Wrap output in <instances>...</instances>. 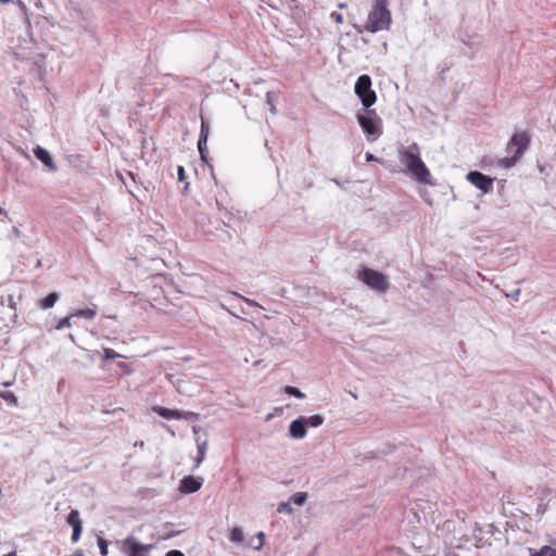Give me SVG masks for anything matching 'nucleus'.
<instances>
[{"label":"nucleus","mask_w":556,"mask_h":556,"mask_svg":"<svg viewBox=\"0 0 556 556\" xmlns=\"http://www.w3.org/2000/svg\"><path fill=\"white\" fill-rule=\"evenodd\" d=\"M229 540L233 543H242L244 541V535H243V532L240 528H233L231 531H230V534H229Z\"/></svg>","instance_id":"obj_15"},{"label":"nucleus","mask_w":556,"mask_h":556,"mask_svg":"<svg viewBox=\"0 0 556 556\" xmlns=\"http://www.w3.org/2000/svg\"><path fill=\"white\" fill-rule=\"evenodd\" d=\"M128 175L132 180H135V175L131 172H129Z\"/></svg>","instance_id":"obj_36"},{"label":"nucleus","mask_w":556,"mask_h":556,"mask_svg":"<svg viewBox=\"0 0 556 556\" xmlns=\"http://www.w3.org/2000/svg\"><path fill=\"white\" fill-rule=\"evenodd\" d=\"M208 134H210V125L202 118L201 132H200V138H202V141H207Z\"/></svg>","instance_id":"obj_22"},{"label":"nucleus","mask_w":556,"mask_h":556,"mask_svg":"<svg viewBox=\"0 0 556 556\" xmlns=\"http://www.w3.org/2000/svg\"><path fill=\"white\" fill-rule=\"evenodd\" d=\"M332 17L334 18L336 23L341 24L343 23V16L340 13H333Z\"/></svg>","instance_id":"obj_30"},{"label":"nucleus","mask_w":556,"mask_h":556,"mask_svg":"<svg viewBox=\"0 0 556 556\" xmlns=\"http://www.w3.org/2000/svg\"><path fill=\"white\" fill-rule=\"evenodd\" d=\"M392 23L391 11L388 9V0H374L372 9L368 13L367 22L363 25H354L358 34L378 33L389 30Z\"/></svg>","instance_id":"obj_2"},{"label":"nucleus","mask_w":556,"mask_h":556,"mask_svg":"<svg viewBox=\"0 0 556 556\" xmlns=\"http://www.w3.org/2000/svg\"><path fill=\"white\" fill-rule=\"evenodd\" d=\"M283 392L288 395L294 396L296 399H304L305 394L301 392L298 388L292 386H286L283 388Z\"/></svg>","instance_id":"obj_18"},{"label":"nucleus","mask_w":556,"mask_h":556,"mask_svg":"<svg viewBox=\"0 0 556 556\" xmlns=\"http://www.w3.org/2000/svg\"><path fill=\"white\" fill-rule=\"evenodd\" d=\"M355 93L365 109H369L377 101V94L371 89V78L368 75H362L357 78Z\"/></svg>","instance_id":"obj_6"},{"label":"nucleus","mask_w":556,"mask_h":556,"mask_svg":"<svg viewBox=\"0 0 556 556\" xmlns=\"http://www.w3.org/2000/svg\"><path fill=\"white\" fill-rule=\"evenodd\" d=\"M97 315L96 308H84L76 311L72 316L81 317L86 319H93Z\"/></svg>","instance_id":"obj_14"},{"label":"nucleus","mask_w":556,"mask_h":556,"mask_svg":"<svg viewBox=\"0 0 556 556\" xmlns=\"http://www.w3.org/2000/svg\"><path fill=\"white\" fill-rule=\"evenodd\" d=\"M358 278L370 289L380 293H386L390 288L388 276L371 268L364 267L359 271Z\"/></svg>","instance_id":"obj_4"},{"label":"nucleus","mask_w":556,"mask_h":556,"mask_svg":"<svg viewBox=\"0 0 556 556\" xmlns=\"http://www.w3.org/2000/svg\"><path fill=\"white\" fill-rule=\"evenodd\" d=\"M103 352H104L105 359H117V358L122 357L121 354H118L117 352H115L113 349H110V348L104 349Z\"/></svg>","instance_id":"obj_25"},{"label":"nucleus","mask_w":556,"mask_h":556,"mask_svg":"<svg viewBox=\"0 0 556 556\" xmlns=\"http://www.w3.org/2000/svg\"><path fill=\"white\" fill-rule=\"evenodd\" d=\"M531 556H556V551L551 546H543L539 552Z\"/></svg>","instance_id":"obj_21"},{"label":"nucleus","mask_w":556,"mask_h":556,"mask_svg":"<svg viewBox=\"0 0 556 556\" xmlns=\"http://www.w3.org/2000/svg\"><path fill=\"white\" fill-rule=\"evenodd\" d=\"M81 531H83V523L75 525V527H73V534H72L73 542H77L80 539Z\"/></svg>","instance_id":"obj_26"},{"label":"nucleus","mask_w":556,"mask_h":556,"mask_svg":"<svg viewBox=\"0 0 556 556\" xmlns=\"http://www.w3.org/2000/svg\"><path fill=\"white\" fill-rule=\"evenodd\" d=\"M374 160H375L374 155L371 153L367 152L366 153V161L369 162V161H374Z\"/></svg>","instance_id":"obj_33"},{"label":"nucleus","mask_w":556,"mask_h":556,"mask_svg":"<svg viewBox=\"0 0 556 556\" xmlns=\"http://www.w3.org/2000/svg\"><path fill=\"white\" fill-rule=\"evenodd\" d=\"M198 453H199V456L197 458V466L203 460L204 458V454H205V447L204 446H199L198 448Z\"/></svg>","instance_id":"obj_28"},{"label":"nucleus","mask_w":556,"mask_h":556,"mask_svg":"<svg viewBox=\"0 0 556 556\" xmlns=\"http://www.w3.org/2000/svg\"><path fill=\"white\" fill-rule=\"evenodd\" d=\"M305 426L308 425L311 427H319L324 422V418L320 415H313L308 418H304Z\"/></svg>","instance_id":"obj_19"},{"label":"nucleus","mask_w":556,"mask_h":556,"mask_svg":"<svg viewBox=\"0 0 556 556\" xmlns=\"http://www.w3.org/2000/svg\"><path fill=\"white\" fill-rule=\"evenodd\" d=\"M530 136L527 131L515 132L506 146L507 153H514L510 156L500 160V165L506 168L514 166L523 155L530 146Z\"/></svg>","instance_id":"obj_3"},{"label":"nucleus","mask_w":556,"mask_h":556,"mask_svg":"<svg viewBox=\"0 0 556 556\" xmlns=\"http://www.w3.org/2000/svg\"><path fill=\"white\" fill-rule=\"evenodd\" d=\"M155 410L160 416H162L166 419H181V418H186V416L188 414L185 412H180L177 409H169L166 407H157Z\"/></svg>","instance_id":"obj_11"},{"label":"nucleus","mask_w":556,"mask_h":556,"mask_svg":"<svg viewBox=\"0 0 556 556\" xmlns=\"http://www.w3.org/2000/svg\"><path fill=\"white\" fill-rule=\"evenodd\" d=\"M467 180L484 193L492 190L494 182L493 178L477 170L469 172L467 174Z\"/></svg>","instance_id":"obj_8"},{"label":"nucleus","mask_w":556,"mask_h":556,"mask_svg":"<svg viewBox=\"0 0 556 556\" xmlns=\"http://www.w3.org/2000/svg\"><path fill=\"white\" fill-rule=\"evenodd\" d=\"M206 143H207V141H202V138H199L198 149H199V153L201 155V159L203 161H206V155H205L206 154V150H207Z\"/></svg>","instance_id":"obj_24"},{"label":"nucleus","mask_w":556,"mask_h":556,"mask_svg":"<svg viewBox=\"0 0 556 556\" xmlns=\"http://www.w3.org/2000/svg\"><path fill=\"white\" fill-rule=\"evenodd\" d=\"M98 546H99V549H100V554L102 556H106L109 551H108V546H109V543L105 539L103 538H99L98 539Z\"/></svg>","instance_id":"obj_23"},{"label":"nucleus","mask_w":556,"mask_h":556,"mask_svg":"<svg viewBox=\"0 0 556 556\" xmlns=\"http://www.w3.org/2000/svg\"><path fill=\"white\" fill-rule=\"evenodd\" d=\"M307 500V493L306 492H298L295 493L292 497H291V501L298 505V506H301L303 505Z\"/></svg>","instance_id":"obj_20"},{"label":"nucleus","mask_w":556,"mask_h":556,"mask_svg":"<svg viewBox=\"0 0 556 556\" xmlns=\"http://www.w3.org/2000/svg\"><path fill=\"white\" fill-rule=\"evenodd\" d=\"M0 397L3 399L8 404H10L12 406H17V404H18L17 397L15 396V394L13 392L1 391Z\"/></svg>","instance_id":"obj_16"},{"label":"nucleus","mask_w":556,"mask_h":556,"mask_svg":"<svg viewBox=\"0 0 556 556\" xmlns=\"http://www.w3.org/2000/svg\"><path fill=\"white\" fill-rule=\"evenodd\" d=\"M357 121L367 136L376 139L382 134V121L375 110L366 109V115L358 114Z\"/></svg>","instance_id":"obj_5"},{"label":"nucleus","mask_w":556,"mask_h":556,"mask_svg":"<svg viewBox=\"0 0 556 556\" xmlns=\"http://www.w3.org/2000/svg\"><path fill=\"white\" fill-rule=\"evenodd\" d=\"M281 507H283V509H287V504H281Z\"/></svg>","instance_id":"obj_39"},{"label":"nucleus","mask_w":556,"mask_h":556,"mask_svg":"<svg viewBox=\"0 0 556 556\" xmlns=\"http://www.w3.org/2000/svg\"><path fill=\"white\" fill-rule=\"evenodd\" d=\"M305 420L303 417L293 420L289 426V434L293 439H302L306 435Z\"/></svg>","instance_id":"obj_10"},{"label":"nucleus","mask_w":556,"mask_h":556,"mask_svg":"<svg viewBox=\"0 0 556 556\" xmlns=\"http://www.w3.org/2000/svg\"><path fill=\"white\" fill-rule=\"evenodd\" d=\"M177 174H178V179L180 181H184L186 178V175H185V169L182 166H178Z\"/></svg>","instance_id":"obj_29"},{"label":"nucleus","mask_w":556,"mask_h":556,"mask_svg":"<svg viewBox=\"0 0 556 556\" xmlns=\"http://www.w3.org/2000/svg\"><path fill=\"white\" fill-rule=\"evenodd\" d=\"M268 101L270 102V92H267Z\"/></svg>","instance_id":"obj_38"},{"label":"nucleus","mask_w":556,"mask_h":556,"mask_svg":"<svg viewBox=\"0 0 556 556\" xmlns=\"http://www.w3.org/2000/svg\"><path fill=\"white\" fill-rule=\"evenodd\" d=\"M201 486H202L201 478L197 479L192 476H188V477H185L180 481L179 491L181 493L188 494V493L197 492L198 490H200Z\"/></svg>","instance_id":"obj_9"},{"label":"nucleus","mask_w":556,"mask_h":556,"mask_svg":"<svg viewBox=\"0 0 556 556\" xmlns=\"http://www.w3.org/2000/svg\"><path fill=\"white\" fill-rule=\"evenodd\" d=\"M281 507H283V509H287V504H281Z\"/></svg>","instance_id":"obj_40"},{"label":"nucleus","mask_w":556,"mask_h":556,"mask_svg":"<svg viewBox=\"0 0 556 556\" xmlns=\"http://www.w3.org/2000/svg\"><path fill=\"white\" fill-rule=\"evenodd\" d=\"M135 446H139V447H141V448H142V447L144 446V442H143V441H137V442L135 443Z\"/></svg>","instance_id":"obj_34"},{"label":"nucleus","mask_w":556,"mask_h":556,"mask_svg":"<svg viewBox=\"0 0 556 556\" xmlns=\"http://www.w3.org/2000/svg\"><path fill=\"white\" fill-rule=\"evenodd\" d=\"M153 547L154 545L152 544H142L138 542L132 535H129L122 541V551L127 556H149Z\"/></svg>","instance_id":"obj_7"},{"label":"nucleus","mask_w":556,"mask_h":556,"mask_svg":"<svg viewBox=\"0 0 556 556\" xmlns=\"http://www.w3.org/2000/svg\"><path fill=\"white\" fill-rule=\"evenodd\" d=\"M20 8H25V4L22 1H18Z\"/></svg>","instance_id":"obj_37"},{"label":"nucleus","mask_w":556,"mask_h":556,"mask_svg":"<svg viewBox=\"0 0 556 556\" xmlns=\"http://www.w3.org/2000/svg\"><path fill=\"white\" fill-rule=\"evenodd\" d=\"M257 536H258V539L261 540V542H260V546H258V547H261V546L263 545V542H264V533H263V532H260Z\"/></svg>","instance_id":"obj_32"},{"label":"nucleus","mask_w":556,"mask_h":556,"mask_svg":"<svg viewBox=\"0 0 556 556\" xmlns=\"http://www.w3.org/2000/svg\"><path fill=\"white\" fill-rule=\"evenodd\" d=\"M34 154L46 166L54 168L53 160L46 149L38 146L37 148L34 149Z\"/></svg>","instance_id":"obj_12"},{"label":"nucleus","mask_w":556,"mask_h":556,"mask_svg":"<svg viewBox=\"0 0 556 556\" xmlns=\"http://www.w3.org/2000/svg\"><path fill=\"white\" fill-rule=\"evenodd\" d=\"M400 161L418 182L432 185L431 173L420 157V149L417 143L414 142L400 150Z\"/></svg>","instance_id":"obj_1"},{"label":"nucleus","mask_w":556,"mask_h":556,"mask_svg":"<svg viewBox=\"0 0 556 556\" xmlns=\"http://www.w3.org/2000/svg\"><path fill=\"white\" fill-rule=\"evenodd\" d=\"M165 556H185L180 551L173 549L166 553Z\"/></svg>","instance_id":"obj_31"},{"label":"nucleus","mask_w":556,"mask_h":556,"mask_svg":"<svg viewBox=\"0 0 556 556\" xmlns=\"http://www.w3.org/2000/svg\"><path fill=\"white\" fill-rule=\"evenodd\" d=\"M67 523L72 527H75V525H81V520L79 517V511L76 509L71 510V513L67 516L66 519Z\"/></svg>","instance_id":"obj_17"},{"label":"nucleus","mask_w":556,"mask_h":556,"mask_svg":"<svg viewBox=\"0 0 556 556\" xmlns=\"http://www.w3.org/2000/svg\"><path fill=\"white\" fill-rule=\"evenodd\" d=\"M71 326V316H66L59 321L56 329L70 328Z\"/></svg>","instance_id":"obj_27"},{"label":"nucleus","mask_w":556,"mask_h":556,"mask_svg":"<svg viewBox=\"0 0 556 556\" xmlns=\"http://www.w3.org/2000/svg\"><path fill=\"white\" fill-rule=\"evenodd\" d=\"M58 299H59L58 293L52 292V293H50L49 295H47L46 298H43L41 300L40 307L43 308V309L51 308L55 304Z\"/></svg>","instance_id":"obj_13"},{"label":"nucleus","mask_w":556,"mask_h":556,"mask_svg":"<svg viewBox=\"0 0 556 556\" xmlns=\"http://www.w3.org/2000/svg\"><path fill=\"white\" fill-rule=\"evenodd\" d=\"M0 2L3 4H7V3L11 2V0H0Z\"/></svg>","instance_id":"obj_35"}]
</instances>
